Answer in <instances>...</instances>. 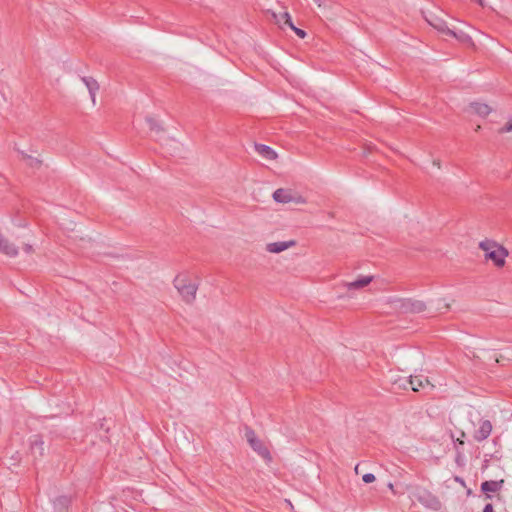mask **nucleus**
Returning a JSON list of instances; mask_svg holds the SVG:
<instances>
[{"label":"nucleus","mask_w":512,"mask_h":512,"mask_svg":"<svg viewBox=\"0 0 512 512\" xmlns=\"http://www.w3.org/2000/svg\"><path fill=\"white\" fill-rule=\"evenodd\" d=\"M479 248L484 252L485 260L492 261L498 268L505 265L509 252L503 245L494 240L485 239L479 243Z\"/></svg>","instance_id":"obj_1"},{"label":"nucleus","mask_w":512,"mask_h":512,"mask_svg":"<svg viewBox=\"0 0 512 512\" xmlns=\"http://www.w3.org/2000/svg\"><path fill=\"white\" fill-rule=\"evenodd\" d=\"M173 283L186 303H192L195 300L198 287L195 283H192L186 275H177Z\"/></svg>","instance_id":"obj_2"},{"label":"nucleus","mask_w":512,"mask_h":512,"mask_svg":"<svg viewBox=\"0 0 512 512\" xmlns=\"http://www.w3.org/2000/svg\"><path fill=\"white\" fill-rule=\"evenodd\" d=\"M413 497L429 509L439 510L441 508V502L439 499L424 488H416L413 492Z\"/></svg>","instance_id":"obj_3"},{"label":"nucleus","mask_w":512,"mask_h":512,"mask_svg":"<svg viewBox=\"0 0 512 512\" xmlns=\"http://www.w3.org/2000/svg\"><path fill=\"white\" fill-rule=\"evenodd\" d=\"M273 199L278 203H290L294 202L296 204H304L306 203L305 198L300 195H295L291 190L279 188L274 191Z\"/></svg>","instance_id":"obj_4"},{"label":"nucleus","mask_w":512,"mask_h":512,"mask_svg":"<svg viewBox=\"0 0 512 512\" xmlns=\"http://www.w3.org/2000/svg\"><path fill=\"white\" fill-rule=\"evenodd\" d=\"M492 432V424L489 420H481L479 423V428L474 432L473 438L477 442H482L486 440Z\"/></svg>","instance_id":"obj_5"},{"label":"nucleus","mask_w":512,"mask_h":512,"mask_svg":"<svg viewBox=\"0 0 512 512\" xmlns=\"http://www.w3.org/2000/svg\"><path fill=\"white\" fill-rule=\"evenodd\" d=\"M406 382L411 386V389L415 392H418L421 389H425L426 387H433L430 384L428 378L423 375L410 376V378Z\"/></svg>","instance_id":"obj_6"},{"label":"nucleus","mask_w":512,"mask_h":512,"mask_svg":"<svg viewBox=\"0 0 512 512\" xmlns=\"http://www.w3.org/2000/svg\"><path fill=\"white\" fill-rule=\"evenodd\" d=\"M0 252L12 258L19 254L18 247L2 236H0Z\"/></svg>","instance_id":"obj_7"},{"label":"nucleus","mask_w":512,"mask_h":512,"mask_svg":"<svg viewBox=\"0 0 512 512\" xmlns=\"http://www.w3.org/2000/svg\"><path fill=\"white\" fill-rule=\"evenodd\" d=\"M295 244H296V242L294 240L272 242V243H268L266 245V250L269 253L277 254V253L283 252V251L295 246Z\"/></svg>","instance_id":"obj_8"},{"label":"nucleus","mask_w":512,"mask_h":512,"mask_svg":"<svg viewBox=\"0 0 512 512\" xmlns=\"http://www.w3.org/2000/svg\"><path fill=\"white\" fill-rule=\"evenodd\" d=\"M373 281V276H360L357 280L352 282H345L343 285L347 290H359L367 285H369Z\"/></svg>","instance_id":"obj_9"},{"label":"nucleus","mask_w":512,"mask_h":512,"mask_svg":"<svg viewBox=\"0 0 512 512\" xmlns=\"http://www.w3.org/2000/svg\"><path fill=\"white\" fill-rule=\"evenodd\" d=\"M81 80L85 84L86 88L89 91L92 104L95 105L96 104V94L99 90L98 82L94 78L88 77V76L82 77Z\"/></svg>","instance_id":"obj_10"},{"label":"nucleus","mask_w":512,"mask_h":512,"mask_svg":"<svg viewBox=\"0 0 512 512\" xmlns=\"http://www.w3.org/2000/svg\"><path fill=\"white\" fill-rule=\"evenodd\" d=\"M30 450L35 458L42 457L44 455V442L40 436L35 435L31 438Z\"/></svg>","instance_id":"obj_11"},{"label":"nucleus","mask_w":512,"mask_h":512,"mask_svg":"<svg viewBox=\"0 0 512 512\" xmlns=\"http://www.w3.org/2000/svg\"><path fill=\"white\" fill-rule=\"evenodd\" d=\"M251 446V448L258 454L260 455L262 458H264L266 461H271L272 460V457H271V454L269 452V450L267 449V447L262 443V441L257 438L255 441H253L252 443L249 444Z\"/></svg>","instance_id":"obj_12"},{"label":"nucleus","mask_w":512,"mask_h":512,"mask_svg":"<svg viewBox=\"0 0 512 512\" xmlns=\"http://www.w3.org/2000/svg\"><path fill=\"white\" fill-rule=\"evenodd\" d=\"M469 109L472 113L477 114L481 117L488 116L492 111V108L488 104L480 102L470 103Z\"/></svg>","instance_id":"obj_13"},{"label":"nucleus","mask_w":512,"mask_h":512,"mask_svg":"<svg viewBox=\"0 0 512 512\" xmlns=\"http://www.w3.org/2000/svg\"><path fill=\"white\" fill-rule=\"evenodd\" d=\"M256 152L266 160H274L277 158V153L269 146L264 144H255Z\"/></svg>","instance_id":"obj_14"},{"label":"nucleus","mask_w":512,"mask_h":512,"mask_svg":"<svg viewBox=\"0 0 512 512\" xmlns=\"http://www.w3.org/2000/svg\"><path fill=\"white\" fill-rule=\"evenodd\" d=\"M426 20L432 27H434L439 32L444 34L448 33L449 28L447 26V23L443 19L432 15L430 16V18H426Z\"/></svg>","instance_id":"obj_15"},{"label":"nucleus","mask_w":512,"mask_h":512,"mask_svg":"<svg viewBox=\"0 0 512 512\" xmlns=\"http://www.w3.org/2000/svg\"><path fill=\"white\" fill-rule=\"evenodd\" d=\"M391 304L393 309L400 313H411V299H395L391 302Z\"/></svg>","instance_id":"obj_16"},{"label":"nucleus","mask_w":512,"mask_h":512,"mask_svg":"<svg viewBox=\"0 0 512 512\" xmlns=\"http://www.w3.org/2000/svg\"><path fill=\"white\" fill-rule=\"evenodd\" d=\"M503 480L501 481H485L481 484V491L485 494H488L489 492H497L502 487Z\"/></svg>","instance_id":"obj_17"},{"label":"nucleus","mask_w":512,"mask_h":512,"mask_svg":"<svg viewBox=\"0 0 512 512\" xmlns=\"http://www.w3.org/2000/svg\"><path fill=\"white\" fill-rule=\"evenodd\" d=\"M447 35H450V36L456 38L459 42H461L463 44H467L470 46L474 45L472 38L463 31L456 32V31L449 29Z\"/></svg>","instance_id":"obj_18"},{"label":"nucleus","mask_w":512,"mask_h":512,"mask_svg":"<svg viewBox=\"0 0 512 512\" xmlns=\"http://www.w3.org/2000/svg\"><path fill=\"white\" fill-rule=\"evenodd\" d=\"M21 155H22V159L31 168L38 169L42 164V161L36 157L30 156L24 152H22Z\"/></svg>","instance_id":"obj_19"},{"label":"nucleus","mask_w":512,"mask_h":512,"mask_svg":"<svg viewBox=\"0 0 512 512\" xmlns=\"http://www.w3.org/2000/svg\"><path fill=\"white\" fill-rule=\"evenodd\" d=\"M273 17L274 19L276 20V22L278 24H285V25H288L289 27H292V19H291V16L288 12H283V13H280L279 15H277L276 13H273Z\"/></svg>","instance_id":"obj_20"},{"label":"nucleus","mask_w":512,"mask_h":512,"mask_svg":"<svg viewBox=\"0 0 512 512\" xmlns=\"http://www.w3.org/2000/svg\"><path fill=\"white\" fill-rule=\"evenodd\" d=\"M146 122L148 123L150 130L156 134L162 133L164 131L163 127L156 119L147 117Z\"/></svg>","instance_id":"obj_21"},{"label":"nucleus","mask_w":512,"mask_h":512,"mask_svg":"<svg viewBox=\"0 0 512 512\" xmlns=\"http://www.w3.org/2000/svg\"><path fill=\"white\" fill-rule=\"evenodd\" d=\"M426 310V305L420 300L411 299L410 311L411 313H421Z\"/></svg>","instance_id":"obj_22"},{"label":"nucleus","mask_w":512,"mask_h":512,"mask_svg":"<svg viewBox=\"0 0 512 512\" xmlns=\"http://www.w3.org/2000/svg\"><path fill=\"white\" fill-rule=\"evenodd\" d=\"M245 437H246V440L247 442L250 444L252 443L253 441H255L258 437L256 436V433L254 432V430L250 429V428H247L246 431H245Z\"/></svg>","instance_id":"obj_23"},{"label":"nucleus","mask_w":512,"mask_h":512,"mask_svg":"<svg viewBox=\"0 0 512 512\" xmlns=\"http://www.w3.org/2000/svg\"><path fill=\"white\" fill-rule=\"evenodd\" d=\"M362 480L367 484L372 483L375 481V476L372 473H366L363 475Z\"/></svg>","instance_id":"obj_24"},{"label":"nucleus","mask_w":512,"mask_h":512,"mask_svg":"<svg viewBox=\"0 0 512 512\" xmlns=\"http://www.w3.org/2000/svg\"><path fill=\"white\" fill-rule=\"evenodd\" d=\"M290 28L296 33L297 36H299L300 38H305L306 32L304 30L295 27L293 24L292 27Z\"/></svg>","instance_id":"obj_25"},{"label":"nucleus","mask_w":512,"mask_h":512,"mask_svg":"<svg viewBox=\"0 0 512 512\" xmlns=\"http://www.w3.org/2000/svg\"><path fill=\"white\" fill-rule=\"evenodd\" d=\"M512 132V119L509 120L503 128L500 129V133Z\"/></svg>","instance_id":"obj_26"},{"label":"nucleus","mask_w":512,"mask_h":512,"mask_svg":"<svg viewBox=\"0 0 512 512\" xmlns=\"http://www.w3.org/2000/svg\"><path fill=\"white\" fill-rule=\"evenodd\" d=\"M23 250L26 254H31L33 253L34 249H33V246L30 244V243H24L23 245Z\"/></svg>","instance_id":"obj_27"},{"label":"nucleus","mask_w":512,"mask_h":512,"mask_svg":"<svg viewBox=\"0 0 512 512\" xmlns=\"http://www.w3.org/2000/svg\"><path fill=\"white\" fill-rule=\"evenodd\" d=\"M56 502L59 504V505H62V506H66L68 503H69V499L65 496H61L59 497Z\"/></svg>","instance_id":"obj_28"},{"label":"nucleus","mask_w":512,"mask_h":512,"mask_svg":"<svg viewBox=\"0 0 512 512\" xmlns=\"http://www.w3.org/2000/svg\"><path fill=\"white\" fill-rule=\"evenodd\" d=\"M483 512H493V506H492V504H487V505L484 507Z\"/></svg>","instance_id":"obj_29"},{"label":"nucleus","mask_w":512,"mask_h":512,"mask_svg":"<svg viewBox=\"0 0 512 512\" xmlns=\"http://www.w3.org/2000/svg\"><path fill=\"white\" fill-rule=\"evenodd\" d=\"M478 2V4L482 7H485L486 6V2L485 0H476Z\"/></svg>","instance_id":"obj_30"},{"label":"nucleus","mask_w":512,"mask_h":512,"mask_svg":"<svg viewBox=\"0 0 512 512\" xmlns=\"http://www.w3.org/2000/svg\"><path fill=\"white\" fill-rule=\"evenodd\" d=\"M433 164H434L435 166H437L438 168L440 167V162H439L438 160H434V161H433Z\"/></svg>","instance_id":"obj_31"},{"label":"nucleus","mask_w":512,"mask_h":512,"mask_svg":"<svg viewBox=\"0 0 512 512\" xmlns=\"http://www.w3.org/2000/svg\"><path fill=\"white\" fill-rule=\"evenodd\" d=\"M314 1H315V3L318 4V6H321V0H314Z\"/></svg>","instance_id":"obj_32"},{"label":"nucleus","mask_w":512,"mask_h":512,"mask_svg":"<svg viewBox=\"0 0 512 512\" xmlns=\"http://www.w3.org/2000/svg\"><path fill=\"white\" fill-rule=\"evenodd\" d=\"M443 308H445L446 310L449 309V304L445 303Z\"/></svg>","instance_id":"obj_33"},{"label":"nucleus","mask_w":512,"mask_h":512,"mask_svg":"<svg viewBox=\"0 0 512 512\" xmlns=\"http://www.w3.org/2000/svg\"><path fill=\"white\" fill-rule=\"evenodd\" d=\"M359 465H356L355 467V472L358 473L359 472V469H358Z\"/></svg>","instance_id":"obj_34"},{"label":"nucleus","mask_w":512,"mask_h":512,"mask_svg":"<svg viewBox=\"0 0 512 512\" xmlns=\"http://www.w3.org/2000/svg\"><path fill=\"white\" fill-rule=\"evenodd\" d=\"M388 487H389L390 489H392V488H393V485H392L391 483H389Z\"/></svg>","instance_id":"obj_35"}]
</instances>
